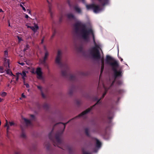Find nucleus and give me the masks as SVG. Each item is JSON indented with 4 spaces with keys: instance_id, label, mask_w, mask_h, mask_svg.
<instances>
[{
    "instance_id": "obj_1",
    "label": "nucleus",
    "mask_w": 154,
    "mask_h": 154,
    "mask_svg": "<svg viewBox=\"0 0 154 154\" xmlns=\"http://www.w3.org/2000/svg\"><path fill=\"white\" fill-rule=\"evenodd\" d=\"M75 32L80 35L82 38L85 41L88 42L89 40V35L91 34L92 36L94 46L90 50V54L92 58L96 60H98L101 58L99 50L101 49L99 45L97 44L94 35L93 30L91 29H86L85 24L80 21L76 22L73 25Z\"/></svg>"
},
{
    "instance_id": "obj_2",
    "label": "nucleus",
    "mask_w": 154,
    "mask_h": 154,
    "mask_svg": "<svg viewBox=\"0 0 154 154\" xmlns=\"http://www.w3.org/2000/svg\"><path fill=\"white\" fill-rule=\"evenodd\" d=\"M61 51H58L55 62L61 69L62 75L66 78H69L70 81H76V78L75 76L69 73V68L67 64L63 63L61 62Z\"/></svg>"
},
{
    "instance_id": "obj_3",
    "label": "nucleus",
    "mask_w": 154,
    "mask_h": 154,
    "mask_svg": "<svg viewBox=\"0 0 154 154\" xmlns=\"http://www.w3.org/2000/svg\"><path fill=\"white\" fill-rule=\"evenodd\" d=\"M69 122V121L65 123L60 122L56 124L54 126L52 131L48 135V137L49 139L53 143V144L54 146H58V145L59 144H60L61 143L62 141L60 137L63 132V131H62V132H57L55 135V139H54V137L52 136V134L53 132L54 127L58 124H62V125L63 127V129H64L65 128L66 125Z\"/></svg>"
},
{
    "instance_id": "obj_4",
    "label": "nucleus",
    "mask_w": 154,
    "mask_h": 154,
    "mask_svg": "<svg viewBox=\"0 0 154 154\" xmlns=\"http://www.w3.org/2000/svg\"><path fill=\"white\" fill-rule=\"evenodd\" d=\"M112 61L113 62H111L109 65L112 67V70L114 72L115 78L110 87H111L114 85V83L116 82V79L117 77H121L122 75L121 72L120 71H118L117 69V68L119 66V64L118 61L115 60Z\"/></svg>"
},
{
    "instance_id": "obj_5",
    "label": "nucleus",
    "mask_w": 154,
    "mask_h": 154,
    "mask_svg": "<svg viewBox=\"0 0 154 154\" xmlns=\"http://www.w3.org/2000/svg\"><path fill=\"white\" fill-rule=\"evenodd\" d=\"M103 88L105 89V92L103 93L102 98L98 100L96 103L95 105L92 106H91V107L86 109V110L82 112L81 114H80L78 116L75 117L74 118H76L78 117H81L88 113L92 109L93 107H94L96 105L100 103V100L101 99L104 98L108 90L110 88V87H109V88H107L103 84Z\"/></svg>"
},
{
    "instance_id": "obj_6",
    "label": "nucleus",
    "mask_w": 154,
    "mask_h": 154,
    "mask_svg": "<svg viewBox=\"0 0 154 154\" xmlns=\"http://www.w3.org/2000/svg\"><path fill=\"white\" fill-rule=\"evenodd\" d=\"M103 88L105 89V92L103 93L102 98L98 100L96 103L95 105L92 106H91V107L86 109V110L82 112L81 114H80L78 116L75 117L74 118H76L78 117H81L88 113L92 109L93 107H94L96 105L100 103V100L101 99L104 98L108 90L110 88V87H109V88H107L103 84Z\"/></svg>"
},
{
    "instance_id": "obj_7",
    "label": "nucleus",
    "mask_w": 154,
    "mask_h": 154,
    "mask_svg": "<svg viewBox=\"0 0 154 154\" xmlns=\"http://www.w3.org/2000/svg\"><path fill=\"white\" fill-rule=\"evenodd\" d=\"M36 73L38 76V79H41L42 77V70L40 67H38L36 69Z\"/></svg>"
},
{
    "instance_id": "obj_8",
    "label": "nucleus",
    "mask_w": 154,
    "mask_h": 154,
    "mask_svg": "<svg viewBox=\"0 0 154 154\" xmlns=\"http://www.w3.org/2000/svg\"><path fill=\"white\" fill-rule=\"evenodd\" d=\"M9 60H8V67L7 66H6V69H7L6 70V72L7 74H9V75H11V76H16L14 75L12 73V72L9 69L10 68V63L9 62Z\"/></svg>"
},
{
    "instance_id": "obj_9",
    "label": "nucleus",
    "mask_w": 154,
    "mask_h": 154,
    "mask_svg": "<svg viewBox=\"0 0 154 154\" xmlns=\"http://www.w3.org/2000/svg\"><path fill=\"white\" fill-rule=\"evenodd\" d=\"M101 10V9L99 5H94L93 10L94 13H97Z\"/></svg>"
},
{
    "instance_id": "obj_10",
    "label": "nucleus",
    "mask_w": 154,
    "mask_h": 154,
    "mask_svg": "<svg viewBox=\"0 0 154 154\" xmlns=\"http://www.w3.org/2000/svg\"><path fill=\"white\" fill-rule=\"evenodd\" d=\"M114 60V59L110 56L109 55H107L106 56V62L108 64H109L111 62L110 61H113Z\"/></svg>"
},
{
    "instance_id": "obj_11",
    "label": "nucleus",
    "mask_w": 154,
    "mask_h": 154,
    "mask_svg": "<svg viewBox=\"0 0 154 154\" xmlns=\"http://www.w3.org/2000/svg\"><path fill=\"white\" fill-rule=\"evenodd\" d=\"M99 2L103 6H104L109 4V0H98Z\"/></svg>"
},
{
    "instance_id": "obj_12",
    "label": "nucleus",
    "mask_w": 154,
    "mask_h": 154,
    "mask_svg": "<svg viewBox=\"0 0 154 154\" xmlns=\"http://www.w3.org/2000/svg\"><path fill=\"white\" fill-rule=\"evenodd\" d=\"M39 27L38 25L36 24H35L34 26H32L31 29L34 32V33H35L37 32V30L38 29Z\"/></svg>"
},
{
    "instance_id": "obj_13",
    "label": "nucleus",
    "mask_w": 154,
    "mask_h": 154,
    "mask_svg": "<svg viewBox=\"0 0 154 154\" xmlns=\"http://www.w3.org/2000/svg\"><path fill=\"white\" fill-rule=\"evenodd\" d=\"M96 141V147L97 148H99L101 146V143L98 140L97 138H95Z\"/></svg>"
},
{
    "instance_id": "obj_14",
    "label": "nucleus",
    "mask_w": 154,
    "mask_h": 154,
    "mask_svg": "<svg viewBox=\"0 0 154 154\" xmlns=\"http://www.w3.org/2000/svg\"><path fill=\"white\" fill-rule=\"evenodd\" d=\"M94 4H92L90 5H86V6L88 10L92 9L93 10Z\"/></svg>"
},
{
    "instance_id": "obj_15",
    "label": "nucleus",
    "mask_w": 154,
    "mask_h": 154,
    "mask_svg": "<svg viewBox=\"0 0 154 154\" xmlns=\"http://www.w3.org/2000/svg\"><path fill=\"white\" fill-rule=\"evenodd\" d=\"M67 17L69 19L74 20L75 17L71 13L68 14H67Z\"/></svg>"
},
{
    "instance_id": "obj_16",
    "label": "nucleus",
    "mask_w": 154,
    "mask_h": 154,
    "mask_svg": "<svg viewBox=\"0 0 154 154\" xmlns=\"http://www.w3.org/2000/svg\"><path fill=\"white\" fill-rule=\"evenodd\" d=\"M21 129L22 130V132L21 134L20 135V137L23 139H26V136L25 134V133L23 128L21 127Z\"/></svg>"
},
{
    "instance_id": "obj_17",
    "label": "nucleus",
    "mask_w": 154,
    "mask_h": 154,
    "mask_svg": "<svg viewBox=\"0 0 154 154\" xmlns=\"http://www.w3.org/2000/svg\"><path fill=\"white\" fill-rule=\"evenodd\" d=\"M74 9L75 11L78 13H82V11L81 9L77 6L74 7Z\"/></svg>"
},
{
    "instance_id": "obj_18",
    "label": "nucleus",
    "mask_w": 154,
    "mask_h": 154,
    "mask_svg": "<svg viewBox=\"0 0 154 154\" xmlns=\"http://www.w3.org/2000/svg\"><path fill=\"white\" fill-rule=\"evenodd\" d=\"M23 119L24 121L25 122L26 124L27 125L31 124V122L29 120L25 118Z\"/></svg>"
},
{
    "instance_id": "obj_19",
    "label": "nucleus",
    "mask_w": 154,
    "mask_h": 154,
    "mask_svg": "<svg viewBox=\"0 0 154 154\" xmlns=\"http://www.w3.org/2000/svg\"><path fill=\"white\" fill-rule=\"evenodd\" d=\"M49 55V53L48 51H47L46 52H45V56L44 57H43L44 59L47 60L48 58Z\"/></svg>"
},
{
    "instance_id": "obj_20",
    "label": "nucleus",
    "mask_w": 154,
    "mask_h": 154,
    "mask_svg": "<svg viewBox=\"0 0 154 154\" xmlns=\"http://www.w3.org/2000/svg\"><path fill=\"white\" fill-rule=\"evenodd\" d=\"M10 60L8 59H7L6 58H5V61L4 62V65L5 66H6H6H8V60ZM9 62L10 63V61H9Z\"/></svg>"
},
{
    "instance_id": "obj_21",
    "label": "nucleus",
    "mask_w": 154,
    "mask_h": 154,
    "mask_svg": "<svg viewBox=\"0 0 154 154\" xmlns=\"http://www.w3.org/2000/svg\"><path fill=\"white\" fill-rule=\"evenodd\" d=\"M47 2H48L49 3V12L50 13V15H51V16H52V12H51V5L50 4H49V1L47 0Z\"/></svg>"
},
{
    "instance_id": "obj_22",
    "label": "nucleus",
    "mask_w": 154,
    "mask_h": 154,
    "mask_svg": "<svg viewBox=\"0 0 154 154\" xmlns=\"http://www.w3.org/2000/svg\"><path fill=\"white\" fill-rule=\"evenodd\" d=\"M43 107L45 109L47 110L48 109L49 105L47 103H45L43 105Z\"/></svg>"
},
{
    "instance_id": "obj_23",
    "label": "nucleus",
    "mask_w": 154,
    "mask_h": 154,
    "mask_svg": "<svg viewBox=\"0 0 154 154\" xmlns=\"http://www.w3.org/2000/svg\"><path fill=\"white\" fill-rule=\"evenodd\" d=\"M85 132L86 134L88 136H89V134L88 131V128H86L85 129Z\"/></svg>"
},
{
    "instance_id": "obj_24",
    "label": "nucleus",
    "mask_w": 154,
    "mask_h": 154,
    "mask_svg": "<svg viewBox=\"0 0 154 154\" xmlns=\"http://www.w3.org/2000/svg\"><path fill=\"white\" fill-rule=\"evenodd\" d=\"M104 65H101V71H100V77L101 75L103 72V70L104 68Z\"/></svg>"
},
{
    "instance_id": "obj_25",
    "label": "nucleus",
    "mask_w": 154,
    "mask_h": 154,
    "mask_svg": "<svg viewBox=\"0 0 154 154\" xmlns=\"http://www.w3.org/2000/svg\"><path fill=\"white\" fill-rule=\"evenodd\" d=\"M116 83L118 85H121L122 84V81L121 80H118L116 82Z\"/></svg>"
},
{
    "instance_id": "obj_26",
    "label": "nucleus",
    "mask_w": 154,
    "mask_h": 154,
    "mask_svg": "<svg viewBox=\"0 0 154 154\" xmlns=\"http://www.w3.org/2000/svg\"><path fill=\"white\" fill-rule=\"evenodd\" d=\"M20 74L22 76L26 77V73L24 71H23L22 73H19V75Z\"/></svg>"
},
{
    "instance_id": "obj_27",
    "label": "nucleus",
    "mask_w": 154,
    "mask_h": 154,
    "mask_svg": "<svg viewBox=\"0 0 154 154\" xmlns=\"http://www.w3.org/2000/svg\"><path fill=\"white\" fill-rule=\"evenodd\" d=\"M73 88H72V89L69 90V94L70 95H72L73 93Z\"/></svg>"
},
{
    "instance_id": "obj_28",
    "label": "nucleus",
    "mask_w": 154,
    "mask_h": 154,
    "mask_svg": "<svg viewBox=\"0 0 154 154\" xmlns=\"http://www.w3.org/2000/svg\"><path fill=\"white\" fill-rule=\"evenodd\" d=\"M56 33V30L55 29L54 30L53 32L52 35L51 36V39H52V38H54V37Z\"/></svg>"
},
{
    "instance_id": "obj_29",
    "label": "nucleus",
    "mask_w": 154,
    "mask_h": 154,
    "mask_svg": "<svg viewBox=\"0 0 154 154\" xmlns=\"http://www.w3.org/2000/svg\"><path fill=\"white\" fill-rule=\"evenodd\" d=\"M56 33V30L55 29L54 30L53 32L52 35L51 36V39H52V38H54V37Z\"/></svg>"
},
{
    "instance_id": "obj_30",
    "label": "nucleus",
    "mask_w": 154,
    "mask_h": 154,
    "mask_svg": "<svg viewBox=\"0 0 154 154\" xmlns=\"http://www.w3.org/2000/svg\"><path fill=\"white\" fill-rule=\"evenodd\" d=\"M47 60L43 58V60L41 61V63L42 64H44L46 63V61Z\"/></svg>"
},
{
    "instance_id": "obj_31",
    "label": "nucleus",
    "mask_w": 154,
    "mask_h": 154,
    "mask_svg": "<svg viewBox=\"0 0 154 154\" xmlns=\"http://www.w3.org/2000/svg\"><path fill=\"white\" fill-rule=\"evenodd\" d=\"M45 146H46L47 149H48L50 148V144L49 143H48L47 144H45Z\"/></svg>"
},
{
    "instance_id": "obj_32",
    "label": "nucleus",
    "mask_w": 154,
    "mask_h": 154,
    "mask_svg": "<svg viewBox=\"0 0 154 154\" xmlns=\"http://www.w3.org/2000/svg\"><path fill=\"white\" fill-rule=\"evenodd\" d=\"M5 127H7V130H8L9 128V126L8 125V122L7 120H6V123L5 125Z\"/></svg>"
},
{
    "instance_id": "obj_33",
    "label": "nucleus",
    "mask_w": 154,
    "mask_h": 154,
    "mask_svg": "<svg viewBox=\"0 0 154 154\" xmlns=\"http://www.w3.org/2000/svg\"><path fill=\"white\" fill-rule=\"evenodd\" d=\"M83 154H91V152H88L85 151L84 150H82Z\"/></svg>"
},
{
    "instance_id": "obj_34",
    "label": "nucleus",
    "mask_w": 154,
    "mask_h": 154,
    "mask_svg": "<svg viewBox=\"0 0 154 154\" xmlns=\"http://www.w3.org/2000/svg\"><path fill=\"white\" fill-rule=\"evenodd\" d=\"M101 65H104V59L103 57L101 58Z\"/></svg>"
},
{
    "instance_id": "obj_35",
    "label": "nucleus",
    "mask_w": 154,
    "mask_h": 154,
    "mask_svg": "<svg viewBox=\"0 0 154 154\" xmlns=\"http://www.w3.org/2000/svg\"><path fill=\"white\" fill-rule=\"evenodd\" d=\"M37 87L40 90L41 92L42 91V87L41 86L37 85Z\"/></svg>"
},
{
    "instance_id": "obj_36",
    "label": "nucleus",
    "mask_w": 154,
    "mask_h": 154,
    "mask_svg": "<svg viewBox=\"0 0 154 154\" xmlns=\"http://www.w3.org/2000/svg\"><path fill=\"white\" fill-rule=\"evenodd\" d=\"M17 77L16 78V81H18L19 79V73L17 72L16 73Z\"/></svg>"
},
{
    "instance_id": "obj_37",
    "label": "nucleus",
    "mask_w": 154,
    "mask_h": 154,
    "mask_svg": "<svg viewBox=\"0 0 154 154\" xmlns=\"http://www.w3.org/2000/svg\"><path fill=\"white\" fill-rule=\"evenodd\" d=\"M6 94H7L6 92H3L2 93L1 95L2 96V97H4L6 96Z\"/></svg>"
},
{
    "instance_id": "obj_38",
    "label": "nucleus",
    "mask_w": 154,
    "mask_h": 154,
    "mask_svg": "<svg viewBox=\"0 0 154 154\" xmlns=\"http://www.w3.org/2000/svg\"><path fill=\"white\" fill-rule=\"evenodd\" d=\"M20 6L22 8V9L24 11H26V9H25V7H24L23 5H21V4H20Z\"/></svg>"
},
{
    "instance_id": "obj_39",
    "label": "nucleus",
    "mask_w": 154,
    "mask_h": 154,
    "mask_svg": "<svg viewBox=\"0 0 154 154\" xmlns=\"http://www.w3.org/2000/svg\"><path fill=\"white\" fill-rule=\"evenodd\" d=\"M29 48V46L28 45H27L26 46V48H25L23 49V51H25L27 49Z\"/></svg>"
},
{
    "instance_id": "obj_40",
    "label": "nucleus",
    "mask_w": 154,
    "mask_h": 154,
    "mask_svg": "<svg viewBox=\"0 0 154 154\" xmlns=\"http://www.w3.org/2000/svg\"><path fill=\"white\" fill-rule=\"evenodd\" d=\"M67 3L69 5V6L71 7L72 6L71 4L70 3V0H67Z\"/></svg>"
},
{
    "instance_id": "obj_41",
    "label": "nucleus",
    "mask_w": 154,
    "mask_h": 154,
    "mask_svg": "<svg viewBox=\"0 0 154 154\" xmlns=\"http://www.w3.org/2000/svg\"><path fill=\"white\" fill-rule=\"evenodd\" d=\"M63 17L62 16H61L59 18V22L60 23H61L62 20H63Z\"/></svg>"
},
{
    "instance_id": "obj_42",
    "label": "nucleus",
    "mask_w": 154,
    "mask_h": 154,
    "mask_svg": "<svg viewBox=\"0 0 154 154\" xmlns=\"http://www.w3.org/2000/svg\"><path fill=\"white\" fill-rule=\"evenodd\" d=\"M43 65L45 67L47 68V69H48V64L47 63L43 64Z\"/></svg>"
},
{
    "instance_id": "obj_43",
    "label": "nucleus",
    "mask_w": 154,
    "mask_h": 154,
    "mask_svg": "<svg viewBox=\"0 0 154 154\" xmlns=\"http://www.w3.org/2000/svg\"><path fill=\"white\" fill-rule=\"evenodd\" d=\"M9 123L11 126H12L14 125V123L13 122H9Z\"/></svg>"
},
{
    "instance_id": "obj_44",
    "label": "nucleus",
    "mask_w": 154,
    "mask_h": 154,
    "mask_svg": "<svg viewBox=\"0 0 154 154\" xmlns=\"http://www.w3.org/2000/svg\"><path fill=\"white\" fill-rule=\"evenodd\" d=\"M41 92V95L42 96V97H43V98H45V95L44 94L43 91H42Z\"/></svg>"
},
{
    "instance_id": "obj_45",
    "label": "nucleus",
    "mask_w": 154,
    "mask_h": 154,
    "mask_svg": "<svg viewBox=\"0 0 154 154\" xmlns=\"http://www.w3.org/2000/svg\"><path fill=\"white\" fill-rule=\"evenodd\" d=\"M41 92V95L42 96V97H43V98H45V95L44 94L43 91H42Z\"/></svg>"
},
{
    "instance_id": "obj_46",
    "label": "nucleus",
    "mask_w": 154,
    "mask_h": 154,
    "mask_svg": "<svg viewBox=\"0 0 154 154\" xmlns=\"http://www.w3.org/2000/svg\"><path fill=\"white\" fill-rule=\"evenodd\" d=\"M122 91L123 90H119L117 91V92L119 94L122 93Z\"/></svg>"
},
{
    "instance_id": "obj_47",
    "label": "nucleus",
    "mask_w": 154,
    "mask_h": 154,
    "mask_svg": "<svg viewBox=\"0 0 154 154\" xmlns=\"http://www.w3.org/2000/svg\"><path fill=\"white\" fill-rule=\"evenodd\" d=\"M18 63L19 64H20V65H22V66H24L25 65L24 63L23 62H21V63L18 62Z\"/></svg>"
},
{
    "instance_id": "obj_48",
    "label": "nucleus",
    "mask_w": 154,
    "mask_h": 154,
    "mask_svg": "<svg viewBox=\"0 0 154 154\" xmlns=\"http://www.w3.org/2000/svg\"><path fill=\"white\" fill-rule=\"evenodd\" d=\"M24 85H25L26 86V87L27 88H29V85L28 83H26V84H25Z\"/></svg>"
},
{
    "instance_id": "obj_49",
    "label": "nucleus",
    "mask_w": 154,
    "mask_h": 154,
    "mask_svg": "<svg viewBox=\"0 0 154 154\" xmlns=\"http://www.w3.org/2000/svg\"><path fill=\"white\" fill-rule=\"evenodd\" d=\"M44 50L45 52H46L47 51H48L47 50V48H46L45 46H44Z\"/></svg>"
},
{
    "instance_id": "obj_50",
    "label": "nucleus",
    "mask_w": 154,
    "mask_h": 154,
    "mask_svg": "<svg viewBox=\"0 0 154 154\" xmlns=\"http://www.w3.org/2000/svg\"><path fill=\"white\" fill-rule=\"evenodd\" d=\"M0 72H3V68L1 67H0Z\"/></svg>"
},
{
    "instance_id": "obj_51",
    "label": "nucleus",
    "mask_w": 154,
    "mask_h": 154,
    "mask_svg": "<svg viewBox=\"0 0 154 154\" xmlns=\"http://www.w3.org/2000/svg\"><path fill=\"white\" fill-rule=\"evenodd\" d=\"M30 116H31V118H32L33 119H34L35 116L34 115H30Z\"/></svg>"
},
{
    "instance_id": "obj_52",
    "label": "nucleus",
    "mask_w": 154,
    "mask_h": 154,
    "mask_svg": "<svg viewBox=\"0 0 154 154\" xmlns=\"http://www.w3.org/2000/svg\"><path fill=\"white\" fill-rule=\"evenodd\" d=\"M77 104L78 105H79L80 104V102L79 101H76Z\"/></svg>"
},
{
    "instance_id": "obj_53",
    "label": "nucleus",
    "mask_w": 154,
    "mask_h": 154,
    "mask_svg": "<svg viewBox=\"0 0 154 154\" xmlns=\"http://www.w3.org/2000/svg\"><path fill=\"white\" fill-rule=\"evenodd\" d=\"M14 78H13L12 79V80H11V83L12 82L14 81V83L15 84H16V82H15V81H14Z\"/></svg>"
},
{
    "instance_id": "obj_54",
    "label": "nucleus",
    "mask_w": 154,
    "mask_h": 154,
    "mask_svg": "<svg viewBox=\"0 0 154 154\" xmlns=\"http://www.w3.org/2000/svg\"><path fill=\"white\" fill-rule=\"evenodd\" d=\"M21 96H22V97H23L24 98H25L26 97V96L24 95L23 94H22Z\"/></svg>"
},
{
    "instance_id": "obj_55",
    "label": "nucleus",
    "mask_w": 154,
    "mask_h": 154,
    "mask_svg": "<svg viewBox=\"0 0 154 154\" xmlns=\"http://www.w3.org/2000/svg\"><path fill=\"white\" fill-rule=\"evenodd\" d=\"M25 17L26 18H28L29 17V16H28V15L26 14V15H25Z\"/></svg>"
},
{
    "instance_id": "obj_56",
    "label": "nucleus",
    "mask_w": 154,
    "mask_h": 154,
    "mask_svg": "<svg viewBox=\"0 0 154 154\" xmlns=\"http://www.w3.org/2000/svg\"><path fill=\"white\" fill-rule=\"evenodd\" d=\"M8 26H11V25H10V20H8Z\"/></svg>"
},
{
    "instance_id": "obj_57",
    "label": "nucleus",
    "mask_w": 154,
    "mask_h": 154,
    "mask_svg": "<svg viewBox=\"0 0 154 154\" xmlns=\"http://www.w3.org/2000/svg\"><path fill=\"white\" fill-rule=\"evenodd\" d=\"M27 11H28V13L29 14H31V11H30V10L29 9H27Z\"/></svg>"
},
{
    "instance_id": "obj_58",
    "label": "nucleus",
    "mask_w": 154,
    "mask_h": 154,
    "mask_svg": "<svg viewBox=\"0 0 154 154\" xmlns=\"http://www.w3.org/2000/svg\"><path fill=\"white\" fill-rule=\"evenodd\" d=\"M26 26H27V27L28 28H30L31 29V27H32V26H29V25H26Z\"/></svg>"
},
{
    "instance_id": "obj_59",
    "label": "nucleus",
    "mask_w": 154,
    "mask_h": 154,
    "mask_svg": "<svg viewBox=\"0 0 154 154\" xmlns=\"http://www.w3.org/2000/svg\"><path fill=\"white\" fill-rule=\"evenodd\" d=\"M25 77H26L25 76H22V79H23V81L25 80Z\"/></svg>"
},
{
    "instance_id": "obj_60",
    "label": "nucleus",
    "mask_w": 154,
    "mask_h": 154,
    "mask_svg": "<svg viewBox=\"0 0 154 154\" xmlns=\"http://www.w3.org/2000/svg\"><path fill=\"white\" fill-rule=\"evenodd\" d=\"M112 117H108V119H112Z\"/></svg>"
},
{
    "instance_id": "obj_61",
    "label": "nucleus",
    "mask_w": 154,
    "mask_h": 154,
    "mask_svg": "<svg viewBox=\"0 0 154 154\" xmlns=\"http://www.w3.org/2000/svg\"><path fill=\"white\" fill-rule=\"evenodd\" d=\"M44 37L43 38V39H42V42H41V43H43V40H44Z\"/></svg>"
},
{
    "instance_id": "obj_62",
    "label": "nucleus",
    "mask_w": 154,
    "mask_h": 154,
    "mask_svg": "<svg viewBox=\"0 0 154 154\" xmlns=\"http://www.w3.org/2000/svg\"><path fill=\"white\" fill-rule=\"evenodd\" d=\"M3 12V11H2V9H0V12Z\"/></svg>"
},
{
    "instance_id": "obj_63",
    "label": "nucleus",
    "mask_w": 154,
    "mask_h": 154,
    "mask_svg": "<svg viewBox=\"0 0 154 154\" xmlns=\"http://www.w3.org/2000/svg\"><path fill=\"white\" fill-rule=\"evenodd\" d=\"M23 84L24 85H25V84H26V83H25V80H24L23 81Z\"/></svg>"
},
{
    "instance_id": "obj_64",
    "label": "nucleus",
    "mask_w": 154,
    "mask_h": 154,
    "mask_svg": "<svg viewBox=\"0 0 154 154\" xmlns=\"http://www.w3.org/2000/svg\"><path fill=\"white\" fill-rule=\"evenodd\" d=\"M82 2L84 3L85 2V0H82Z\"/></svg>"
}]
</instances>
